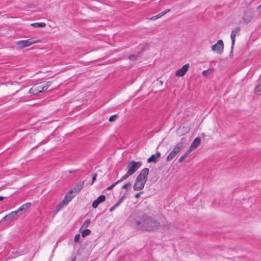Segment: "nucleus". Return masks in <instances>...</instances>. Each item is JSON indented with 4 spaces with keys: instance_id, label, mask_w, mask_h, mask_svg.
Here are the masks:
<instances>
[{
    "instance_id": "obj_1",
    "label": "nucleus",
    "mask_w": 261,
    "mask_h": 261,
    "mask_svg": "<svg viewBox=\"0 0 261 261\" xmlns=\"http://www.w3.org/2000/svg\"><path fill=\"white\" fill-rule=\"evenodd\" d=\"M135 226L138 230L154 232L159 229L161 225L158 220L145 214L142 216L141 220L135 221Z\"/></svg>"
},
{
    "instance_id": "obj_2",
    "label": "nucleus",
    "mask_w": 261,
    "mask_h": 261,
    "mask_svg": "<svg viewBox=\"0 0 261 261\" xmlns=\"http://www.w3.org/2000/svg\"><path fill=\"white\" fill-rule=\"evenodd\" d=\"M149 170L148 168L142 169L137 177L135 184L133 186V189L135 191L142 190L147 180Z\"/></svg>"
},
{
    "instance_id": "obj_3",
    "label": "nucleus",
    "mask_w": 261,
    "mask_h": 261,
    "mask_svg": "<svg viewBox=\"0 0 261 261\" xmlns=\"http://www.w3.org/2000/svg\"><path fill=\"white\" fill-rule=\"evenodd\" d=\"M141 166L142 163L141 162L131 161L128 162L126 167L128 170L126 174L121 177V180H124L129 176L134 174Z\"/></svg>"
},
{
    "instance_id": "obj_4",
    "label": "nucleus",
    "mask_w": 261,
    "mask_h": 261,
    "mask_svg": "<svg viewBox=\"0 0 261 261\" xmlns=\"http://www.w3.org/2000/svg\"><path fill=\"white\" fill-rule=\"evenodd\" d=\"M39 42V41H34L32 39H28L25 40L18 41L16 43L19 49H22Z\"/></svg>"
},
{
    "instance_id": "obj_5",
    "label": "nucleus",
    "mask_w": 261,
    "mask_h": 261,
    "mask_svg": "<svg viewBox=\"0 0 261 261\" xmlns=\"http://www.w3.org/2000/svg\"><path fill=\"white\" fill-rule=\"evenodd\" d=\"M187 143L184 138H182L180 141L176 144L174 147L172 151H173L176 154L180 152L186 146Z\"/></svg>"
},
{
    "instance_id": "obj_6",
    "label": "nucleus",
    "mask_w": 261,
    "mask_h": 261,
    "mask_svg": "<svg viewBox=\"0 0 261 261\" xmlns=\"http://www.w3.org/2000/svg\"><path fill=\"white\" fill-rule=\"evenodd\" d=\"M187 143L184 138H182L180 141L176 144L174 147L172 151H173L176 154L180 152L186 146Z\"/></svg>"
},
{
    "instance_id": "obj_7",
    "label": "nucleus",
    "mask_w": 261,
    "mask_h": 261,
    "mask_svg": "<svg viewBox=\"0 0 261 261\" xmlns=\"http://www.w3.org/2000/svg\"><path fill=\"white\" fill-rule=\"evenodd\" d=\"M224 48V44L222 40H219L216 44L212 46L213 51L216 52L218 54H221Z\"/></svg>"
},
{
    "instance_id": "obj_8",
    "label": "nucleus",
    "mask_w": 261,
    "mask_h": 261,
    "mask_svg": "<svg viewBox=\"0 0 261 261\" xmlns=\"http://www.w3.org/2000/svg\"><path fill=\"white\" fill-rule=\"evenodd\" d=\"M18 214V211H13L5 216L1 220L11 222L14 220H15L17 218Z\"/></svg>"
},
{
    "instance_id": "obj_9",
    "label": "nucleus",
    "mask_w": 261,
    "mask_h": 261,
    "mask_svg": "<svg viewBox=\"0 0 261 261\" xmlns=\"http://www.w3.org/2000/svg\"><path fill=\"white\" fill-rule=\"evenodd\" d=\"M43 87H42V85H35L30 89L29 93L33 95H36L43 92Z\"/></svg>"
},
{
    "instance_id": "obj_10",
    "label": "nucleus",
    "mask_w": 261,
    "mask_h": 261,
    "mask_svg": "<svg viewBox=\"0 0 261 261\" xmlns=\"http://www.w3.org/2000/svg\"><path fill=\"white\" fill-rule=\"evenodd\" d=\"M189 67V64H187L184 65L181 68L176 71L175 75L180 77L184 76L188 71Z\"/></svg>"
},
{
    "instance_id": "obj_11",
    "label": "nucleus",
    "mask_w": 261,
    "mask_h": 261,
    "mask_svg": "<svg viewBox=\"0 0 261 261\" xmlns=\"http://www.w3.org/2000/svg\"><path fill=\"white\" fill-rule=\"evenodd\" d=\"M240 28L237 27L231 32L230 38L231 40V48L233 47L235 42V37L237 35H240Z\"/></svg>"
},
{
    "instance_id": "obj_12",
    "label": "nucleus",
    "mask_w": 261,
    "mask_h": 261,
    "mask_svg": "<svg viewBox=\"0 0 261 261\" xmlns=\"http://www.w3.org/2000/svg\"><path fill=\"white\" fill-rule=\"evenodd\" d=\"M200 142V138L199 137H196L191 143L189 148L188 149V150H190V152H191L199 145Z\"/></svg>"
},
{
    "instance_id": "obj_13",
    "label": "nucleus",
    "mask_w": 261,
    "mask_h": 261,
    "mask_svg": "<svg viewBox=\"0 0 261 261\" xmlns=\"http://www.w3.org/2000/svg\"><path fill=\"white\" fill-rule=\"evenodd\" d=\"M84 181H83L79 184L76 185L73 189L70 191H69V193L72 194L73 192L76 193V194L78 193L83 188V186L84 185Z\"/></svg>"
},
{
    "instance_id": "obj_14",
    "label": "nucleus",
    "mask_w": 261,
    "mask_h": 261,
    "mask_svg": "<svg viewBox=\"0 0 261 261\" xmlns=\"http://www.w3.org/2000/svg\"><path fill=\"white\" fill-rule=\"evenodd\" d=\"M243 20L245 23L250 22L252 19V15L250 12H246L243 17Z\"/></svg>"
},
{
    "instance_id": "obj_15",
    "label": "nucleus",
    "mask_w": 261,
    "mask_h": 261,
    "mask_svg": "<svg viewBox=\"0 0 261 261\" xmlns=\"http://www.w3.org/2000/svg\"><path fill=\"white\" fill-rule=\"evenodd\" d=\"M31 203L30 202L26 203L23 204L22 205H21L20 207H19L16 211H18V213L19 212L27 210L31 206Z\"/></svg>"
},
{
    "instance_id": "obj_16",
    "label": "nucleus",
    "mask_w": 261,
    "mask_h": 261,
    "mask_svg": "<svg viewBox=\"0 0 261 261\" xmlns=\"http://www.w3.org/2000/svg\"><path fill=\"white\" fill-rule=\"evenodd\" d=\"M31 25L34 28H44L46 24L44 22H35L31 24Z\"/></svg>"
},
{
    "instance_id": "obj_17",
    "label": "nucleus",
    "mask_w": 261,
    "mask_h": 261,
    "mask_svg": "<svg viewBox=\"0 0 261 261\" xmlns=\"http://www.w3.org/2000/svg\"><path fill=\"white\" fill-rule=\"evenodd\" d=\"M255 93L258 95H261V79L259 80L257 86L255 89Z\"/></svg>"
},
{
    "instance_id": "obj_18",
    "label": "nucleus",
    "mask_w": 261,
    "mask_h": 261,
    "mask_svg": "<svg viewBox=\"0 0 261 261\" xmlns=\"http://www.w3.org/2000/svg\"><path fill=\"white\" fill-rule=\"evenodd\" d=\"M190 150H187L178 160L179 163H182L190 153Z\"/></svg>"
},
{
    "instance_id": "obj_19",
    "label": "nucleus",
    "mask_w": 261,
    "mask_h": 261,
    "mask_svg": "<svg viewBox=\"0 0 261 261\" xmlns=\"http://www.w3.org/2000/svg\"><path fill=\"white\" fill-rule=\"evenodd\" d=\"M176 154L172 150L170 152L169 155L167 156V157L166 158V161L169 162V161H171L176 156Z\"/></svg>"
},
{
    "instance_id": "obj_20",
    "label": "nucleus",
    "mask_w": 261,
    "mask_h": 261,
    "mask_svg": "<svg viewBox=\"0 0 261 261\" xmlns=\"http://www.w3.org/2000/svg\"><path fill=\"white\" fill-rule=\"evenodd\" d=\"M148 163H156L158 162V159L155 156V154H152L147 159Z\"/></svg>"
},
{
    "instance_id": "obj_21",
    "label": "nucleus",
    "mask_w": 261,
    "mask_h": 261,
    "mask_svg": "<svg viewBox=\"0 0 261 261\" xmlns=\"http://www.w3.org/2000/svg\"><path fill=\"white\" fill-rule=\"evenodd\" d=\"M71 194H69L68 193V194H67L65 197H64V199H65V200L66 201H67V202H70L72 199L74 197V196H72V195H71Z\"/></svg>"
},
{
    "instance_id": "obj_22",
    "label": "nucleus",
    "mask_w": 261,
    "mask_h": 261,
    "mask_svg": "<svg viewBox=\"0 0 261 261\" xmlns=\"http://www.w3.org/2000/svg\"><path fill=\"white\" fill-rule=\"evenodd\" d=\"M91 233V230L90 229H86L84 231H83L82 233V236L83 237H85L87 236L90 235Z\"/></svg>"
},
{
    "instance_id": "obj_23",
    "label": "nucleus",
    "mask_w": 261,
    "mask_h": 261,
    "mask_svg": "<svg viewBox=\"0 0 261 261\" xmlns=\"http://www.w3.org/2000/svg\"><path fill=\"white\" fill-rule=\"evenodd\" d=\"M64 206V205L61 202L58 204L55 209L56 213H57L58 212L61 211Z\"/></svg>"
},
{
    "instance_id": "obj_24",
    "label": "nucleus",
    "mask_w": 261,
    "mask_h": 261,
    "mask_svg": "<svg viewBox=\"0 0 261 261\" xmlns=\"http://www.w3.org/2000/svg\"><path fill=\"white\" fill-rule=\"evenodd\" d=\"M126 193H125L124 195L123 196H122L120 199L115 203V204L114 205V207H118L120 204V203L122 202L123 199H124V198L125 197V196L126 195Z\"/></svg>"
},
{
    "instance_id": "obj_25",
    "label": "nucleus",
    "mask_w": 261,
    "mask_h": 261,
    "mask_svg": "<svg viewBox=\"0 0 261 261\" xmlns=\"http://www.w3.org/2000/svg\"><path fill=\"white\" fill-rule=\"evenodd\" d=\"M123 180H121V178L119 180H118V181H117L116 182H114L113 184H112L111 186L108 187L107 188V190H112L116 185H117L118 184L121 182V181H122Z\"/></svg>"
},
{
    "instance_id": "obj_26",
    "label": "nucleus",
    "mask_w": 261,
    "mask_h": 261,
    "mask_svg": "<svg viewBox=\"0 0 261 261\" xmlns=\"http://www.w3.org/2000/svg\"><path fill=\"white\" fill-rule=\"evenodd\" d=\"M51 82L50 81H48L46 82L45 84H44V85H42V87H43V91L47 90V89L51 85Z\"/></svg>"
},
{
    "instance_id": "obj_27",
    "label": "nucleus",
    "mask_w": 261,
    "mask_h": 261,
    "mask_svg": "<svg viewBox=\"0 0 261 261\" xmlns=\"http://www.w3.org/2000/svg\"><path fill=\"white\" fill-rule=\"evenodd\" d=\"M90 223H91V221L90 219L86 220L83 223L82 227H85V228L88 227L90 225Z\"/></svg>"
},
{
    "instance_id": "obj_28",
    "label": "nucleus",
    "mask_w": 261,
    "mask_h": 261,
    "mask_svg": "<svg viewBox=\"0 0 261 261\" xmlns=\"http://www.w3.org/2000/svg\"><path fill=\"white\" fill-rule=\"evenodd\" d=\"M100 203L103 202L106 199V196L104 195H101L96 199Z\"/></svg>"
},
{
    "instance_id": "obj_29",
    "label": "nucleus",
    "mask_w": 261,
    "mask_h": 261,
    "mask_svg": "<svg viewBox=\"0 0 261 261\" xmlns=\"http://www.w3.org/2000/svg\"><path fill=\"white\" fill-rule=\"evenodd\" d=\"M138 56L135 55H130L129 56V59L131 61H136L138 59Z\"/></svg>"
},
{
    "instance_id": "obj_30",
    "label": "nucleus",
    "mask_w": 261,
    "mask_h": 261,
    "mask_svg": "<svg viewBox=\"0 0 261 261\" xmlns=\"http://www.w3.org/2000/svg\"><path fill=\"white\" fill-rule=\"evenodd\" d=\"M99 203V202L97 199H96L93 202L92 206L94 208H95L97 207Z\"/></svg>"
},
{
    "instance_id": "obj_31",
    "label": "nucleus",
    "mask_w": 261,
    "mask_h": 261,
    "mask_svg": "<svg viewBox=\"0 0 261 261\" xmlns=\"http://www.w3.org/2000/svg\"><path fill=\"white\" fill-rule=\"evenodd\" d=\"M162 16H162V15L161 13H160L158 14V15H155V16H152V17L150 18V19H151V20H155V19H158V18H159L161 17Z\"/></svg>"
},
{
    "instance_id": "obj_32",
    "label": "nucleus",
    "mask_w": 261,
    "mask_h": 261,
    "mask_svg": "<svg viewBox=\"0 0 261 261\" xmlns=\"http://www.w3.org/2000/svg\"><path fill=\"white\" fill-rule=\"evenodd\" d=\"M117 115H112L111 116L110 118H109V121L110 122H113L117 118Z\"/></svg>"
},
{
    "instance_id": "obj_33",
    "label": "nucleus",
    "mask_w": 261,
    "mask_h": 261,
    "mask_svg": "<svg viewBox=\"0 0 261 261\" xmlns=\"http://www.w3.org/2000/svg\"><path fill=\"white\" fill-rule=\"evenodd\" d=\"M97 176V175L96 173H94L93 174L92 176V182L91 183V185H93L94 181L96 180Z\"/></svg>"
},
{
    "instance_id": "obj_34",
    "label": "nucleus",
    "mask_w": 261,
    "mask_h": 261,
    "mask_svg": "<svg viewBox=\"0 0 261 261\" xmlns=\"http://www.w3.org/2000/svg\"><path fill=\"white\" fill-rule=\"evenodd\" d=\"M131 186V184L129 183V182H127L125 184H124L123 187H122V188L123 189H125L126 190H127L128 188V187H130Z\"/></svg>"
},
{
    "instance_id": "obj_35",
    "label": "nucleus",
    "mask_w": 261,
    "mask_h": 261,
    "mask_svg": "<svg viewBox=\"0 0 261 261\" xmlns=\"http://www.w3.org/2000/svg\"><path fill=\"white\" fill-rule=\"evenodd\" d=\"M80 234H77L75 235V237H74V241L75 242H78L80 240Z\"/></svg>"
},
{
    "instance_id": "obj_36",
    "label": "nucleus",
    "mask_w": 261,
    "mask_h": 261,
    "mask_svg": "<svg viewBox=\"0 0 261 261\" xmlns=\"http://www.w3.org/2000/svg\"><path fill=\"white\" fill-rule=\"evenodd\" d=\"M142 193H143V191L136 193V194L135 195V198H139V197H140V195H141V194H142Z\"/></svg>"
},
{
    "instance_id": "obj_37",
    "label": "nucleus",
    "mask_w": 261,
    "mask_h": 261,
    "mask_svg": "<svg viewBox=\"0 0 261 261\" xmlns=\"http://www.w3.org/2000/svg\"><path fill=\"white\" fill-rule=\"evenodd\" d=\"M211 70V69H207V70H205L203 71H202L203 75L206 76L207 73V72H209Z\"/></svg>"
},
{
    "instance_id": "obj_38",
    "label": "nucleus",
    "mask_w": 261,
    "mask_h": 261,
    "mask_svg": "<svg viewBox=\"0 0 261 261\" xmlns=\"http://www.w3.org/2000/svg\"><path fill=\"white\" fill-rule=\"evenodd\" d=\"M170 11V9H166L164 11L161 12V14H162V16H163L165 14H166L167 13L169 12Z\"/></svg>"
},
{
    "instance_id": "obj_39",
    "label": "nucleus",
    "mask_w": 261,
    "mask_h": 261,
    "mask_svg": "<svg viewBox=\"0 0 261 261\" xmlns=\"http://www.w3.org/2000/svg\"><path fill=\"white\" fill-rule=\"evenodd\" d=\"M170 11V9H166L164 11L161 12V14H162V16H163L165 14H166L167 13L169 12Z\"/></svg>"
},
{
    "instance_id": "obj_40",
    "label": "nucleus",
    "mask_w": 261,
    "mask_h": 261,
    "mask_svg": "<svg viewBox=\"0 0 261 261\" xmlns=\"http://www.w3.org/2000/svg\"><path fill=\"white\" fill-rule=\"evenodd\" d=\"M61 202L64 205V206L67 205L68 203V202H67V201H66L64 199Z\"/></svg>"
},
{
    "instance_id": "obj_41",
    "label": "nucleus",
    "mask_w": 261,
    "mask_h": 261,
    "mask_svg": "<svg viewBox=\"0 0 261 261\" xmlns=\"http://www.w3.org/2000/svg\"><path fill=\"white\" fill-rule=\"evenodd\" d=\"M61 202L64 205V206L67 205L68 203V202H67V201H66L64 199Z\"/></svg>"
},
{
    "instance_id": "obj_42",
    "label": "nucleus",
    "mask_w": 261,
    "mask_h": 261,
    "mask_svg": "<svg viewBox=\"0 0 261 261\" xmlns=\"http://www.w3.org/2000/svg\"><path fill=\"white\" fill-rule=\"evenodd\" d=\"M161 156V153L160 152H158L156 153L155 154V156L157 159H158L159 158H160Z\"/></svg>"
},
{
    "instance_id": "obj_43",
    "label": "nucleus",
    "mask_w": 261,
    "mask_h": 261,
    "mask_svg": "<svg viewBox=\"0 0 261 261\" xmlns=\"http://www.w3.org/2000/svg\"><path fill=\"white\" fill-rule=\"evenodd\" d=\"M77 171H78L77 170H70V171H69V172L70 173H76Z\"/></svg>"
},
{
    "instance_id": "obj_44",
    "label": "nucleus",
    "mask_w": 261,
    "mask_h": 261,
    "mask_svg": "<svg viewBox=\"0 0 261 261\" xmlns=\"http://www.w3.org/2000/svg\"><path fill=\"white\" fill-rule=\"evenodd\" d=\"M115 208H116V207H114V205H113L112 207H111V208H110V211L111 212H113V211Z\"/></svg>"
},
{
    "instance_id": "obj_45",
    "label": "nucleus",
    "mask_w": 261,
    "mask_h": 261,
    "mask_svg": "<svg viewBox=\"0 0 261 261\" xmlns=\"http://www.w3.org/2000/svg\"><path fill=\"white\" fill-rule=\"evenodd\" d=\"M5 197L3 196H0V201L3 200Z\"/></svg>"
},
{
    "instance_id": "obj_46",
    "label": "nucleus",
    "mask_w": 261,
    "mask_h": 261,
    "mask_svg": "<svg viewBox=\"0 0 261 261\" xmlns=\"http://www.w3.org/2000/svg\"><path fill=\"white\" fill-rule=\"evenodd\" d=\"M75 258H76V257H74L71 261H75Z\"/></svg>"
},
{
    "instance_id": "obj_47",
    "label": "nucleus",
    "mask_w": 261,
    "mask_h": 261,
    "mask_svg": "<svg viewBox=\"0 0 261 261\" xmlns=\"http://www.w3.org/2000/svg\"><path fill=\"white\" fill-rule=\"evenodd\" d=\"M258 9H261V5L258 7Z\"/></svg>"
}]
</instances>
